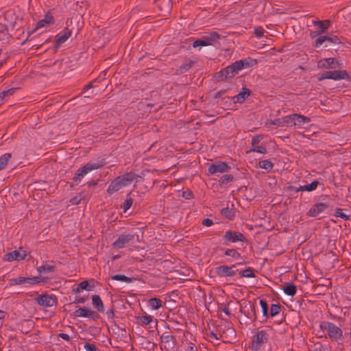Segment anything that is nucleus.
<instances>
[{
  "label": "nucleus",
  "mask_w": 351,
  "mask_h": 351,
  "mask_svg": "<svg viewBox=\"0 0 351 351\" xmlns=\"http://www.w3.org/2000/svg\"><path fill=\"white\" fill-rule=\"evenodd\" d=\"M319 328L324 332L326 331L324 337L328 336L332 341H338L343 339L342 330L332 322H322L319 324Z\"/></svg>",
  "instance_id": "obj_1"
},
{
  "label": "nucleus",
  "mask_w": 351,
  "mask_h": 351,
  "mask_svg": "<svg viewBox=\"0 0 351 351\" xmlns=\"http://www.w3.org/2000/svg\"><path fill=\"white\" fill-rule=\"evenodd\" d=\"M105 162L104 160H99L95 162H88L82 167L78 169L75 175L72 178L73 183L71 184V186L73 187L75 185H77L84 178V177L90 171L98 169L104 167Z\"/></svg>",
  "instance_id": "obj_2"
},
{
  "label": "nucleus",
  "mask_w": 351,
  "mask_h": 351,
  "mask_svg": "<svg viewBox=\"0 0 351 351\" xmlns=\"http://www.w3.org/2000/svg\"><path fill=\"white\" fill-rule=\"evenodd\" d=\"M268 339L269 335L265 330L258 331L252 337L251 349L253 351H258Z\"/></svg>",
  "instance_id": "obj_3"
},
{
  "label": "nucleus",
  "mask_w": 351,
  "mask_h": 351,
  "mask_svg": "<svg viewBox=\"0 0 351 351\" xmlns=\"http://www.w3.org/2000/svg\"><path fill=\"white\" fill-rule=\"evenodd\" d=\"M224 244L228 245L230 243H235L237 241L245 242L247 241L245 235L239 232L228 230L223 236Z\"/></svg>",
  "instance_id": "obj_4"
},
{
  "label": "nucleus",
  "mask_w": 351,
  "mask_h": 351,
  "mask_svg": "<svg viewBox=\"0 0 351 351\" xmlns=\"http://www.w3.org/2000/svg\"><path fill=\"white\" fill-rule=\"evenodd\" d=\"M326 79L329 80H343V79H349V76L346 71H326L324 72L322 76L318 78L319 81H322Z\"/></svg>",
  "instance_id": "obj_5"
},
{
  "label": "nucleus",
  "mask_w": 351,
  "mask_h": 351,
  "mask_svg": "<svg viewBox=\"0 0 351 351\" xmlns=\"http://www.w3.org/2000/svg\"><path fill=\"white\" fill-rule=\"evenodd\" d=\"M220 38L217 32H212L209 36H204L202 39H197L193 43V47L208 46L213 45Z\"/></svg>",
  "instance_id": "obj_6"
},
{
  "label": "nucleus",
  "mask_w": 351,
  "mask_h": 351,
  "mask_svg": "<svg viewBox=\"0 0 351 351\" xmlns=\"http://www.w3.org/2000/svg\"><path fill=\"white\" fill-rule=\"evenodd\" d=\"M47 281V278H40L39 277H33V278H26V277H22L19 276L17 278H14L11 280L10 281V285H21L23 283H28L30 285H36L38 284L40 282H46Z\"/></svg>",
  "instance_id": "obj_7"
},
{
  "label": "nucleus",
  "mask_w": 351,
  "mask_h": 351,
  "mask_svg": "<svg viewBox=\"0 0 351 351\" xmlns=\"http://www.w3.org/2000/svg\"><path fill=\"white\" fill-rule=\"evenodd\" d=\"M237 265H220L215 268V273L219 277H232L234 276L238 269H236Z\"/></svg>",
  "instance_id": "obj_8"
},
{
  "label": "nucleus",
  "mask_w": 351,
  "mask_h": 351,
  "mask_svg": "<svg viewBox=\"0 0 351 351\" xmlns=\"http://www.w3.org/2000/svg\"><path fill=\"white\" fill-rule=\"evenodd\" d=\"M72 24V21H66V27L62 33L58 34L56 38V47H58L64 43L72 34V30L69 28Z\"/></svg>",
  "instance_id": "obj_9"
},
{
  "label": "nucleus",
  "mask_w": 351,
  "mask_h": 351,
  "mask_svg": "<svg viewBox=\"0 0 351 351\" xmlns=\"http://www.w3.org/2000/svg\"><path fill=\"white\" fill-rule=\"evenodd\" d=\"M37 303L45 307H51L56 304L57 298L55 295L43 294L36 298Z\"/></svg>",
  "instance_id": "obj_10"
},
{
  "label": "nucleus",
  "mask_w": 351,
  "mask_h": 351,
  "mask_svg": "<svg viewBox=\"0 0 351 351\" xmlns=\"http://www.w3.org/2000/svg\"><path fill=\"white\" fill-rule=\"evenodd\" d=\"M74 317H88L93 320L99 319V315L94 311L84 307H80L73 313Z\"/></svg>",
  "instance_id": "obj_11"
},
{
  "label": "nucleus",
  "mask_w": 351,
  "mask_h": 351,
  "mask_svg": "<svg viewBox=\"0 0 351 351\" xmlns=\"http://www.w3.org/2000/svg\"><path fill=\"white\" fill-rule=\"evenodd\" d=\"M134 239V235L131 234H121L112 244V247L116 249H121L125 245Z\"/></svg>",
  "instance_id": "obj_12"
},
{
  "label": "nucleus",
  "mask_w": 351,
  "mask_h": 351,
  "mask_svg": "<svg viewBox=\"0 0 351 351\" xmlns=\"http://www.w3.org/2000/svg\"><path fill=\"white\" fill-rule=\"evenodd\" d=\"M230 169V167L225 162H217L212 164L208 167V172L210 174H215L216 173H224L228 172Z\"/></svg>",
  "instance_id": "obj_13"
},
{
  "label": "nucleus",
  "mask_w": 351,
  "mask_h": 351,
  "mask_svg": "<svg viewBox=\"0 0 351 351\" xmlns=\"http://www.w3.org/2000/svg\"><path fill=\"white\" fill-rule=\"evenodd\" d=\"M26 257V254L25 251H22V252L18 250H14L11 252L7 253L3 256V261H22L24 260Z\"/></svg>",
  "instance_id": "obj_14"
},
{
  "label": "nucleus",
  "mask_w": 351,
  "mask_h": 351,
  "mask_svg": "<svg viewBox=\"0 0 351 351\" xmlns=\"http://www.w3.org/2000/svg\"><path fill=\"white\" fill-rule=\"evenodd\" d=\"M160 340L162 343L167 344V346L165 347L167 350L173 349L176 345V337L169 332H164L160 336Z\"/></svg>",
  "instance_id": "obj_15"
},
{
  "label": "nucleus",
  "mask_w": 351,
  "mask_h": 351,
  "mask_svg": "<svg viewBox=\"0 0 351 351\" xmlns=\"http://www.w3.org/2000/svg\"><path fill=\"white\" fill-rule=\"evenodd\" d=\"M140 178V176L134 173L129 172L124 173L122 176H118L119 180H120L121 185L123 187L128 186L133 182L134 180L137 181V179Z\"/></svg>",
  "instance_id": "obj_16"
},
{
  "label": "nucleus",
  "mask_w": 351,
  "mask_h": 351,
  "mask_svg": "<svg viewBox=\"0 0 351 351\" xmlns=\"http://www.w3.org/2000/svg\"><path fill=\"white\" fill-rule=\"evenodd\" d=\"M328 207V205L326 204L317 203L308 211L307 215L311 217H316L326 210Z\"/></svg>",
  "instance_id": "obj_17"
},
{
  "label": "nucleus",
  "mask_w": 351,
  "mask_h": 351,
  "mask_svg": "<svg viewBox=\"0 0 351 351\" xmlns=\"http://www.w3.org/2000/svg\"><path fill=\"white\" fill-rule=\"evenodd\" d=\"M155 4L164 14L169 13L172 8L171 0H155Z\"/></svg>",
  "instance_id": "obj_18"
},
{
  "label": "nucleus",
  "mask_w": 351,
  "mask_h": 351,
  "mask_svg": "<svg viewBox=\"0 0 351 351\" xmlns=\"http://www.w3.org/2000/svg\"><path fill=\"white\" fill-rule=\"evenodd\" d=\"M53 23H54V19H53L52 14L50 12H47L45 14V18L42 20H40L37 23L35 29L32 32V33L34 32L36 29H38L39 28L47 27L49 25H52Z\"/></svg>",
  "instance_id": "obj_19"
},
{
  "label": "nucleus",
  "mask_w": 351,
  "mask_h": 351,
  "mask_svg": "<svg viewBox=\"0 0 351 351\" xmlns=\"http://www.w3.org/2000/svg\"><path fill=\"white\" fill-rule=\"evenodd\" d=\"M337 62L335 58H325L317 62V67L320 69H335Z\"/></svg>",
  "instance_id": "obj_20"
},
{
  "label": "nucleus",
  "mask_w": 351,
  "mask_h": 351,
  "mask_svg": "<svg viewBox=\"0 0 351 351\" xmlns=\"http://www.w3.org/2000/svg\"><path fill=\"white\" fill-rule=\"evenodd\" d=\"M195 61H193L191 60L187 59L184 61L182 65H180L177 69H176V73L178 75L183 74L186 73V71H189L194 65H195Z\"/></svg>",
  "instance_id": "obj_21"
},
{
  "label": "nucleus",
  "mask_w": 351,
  "mask_h": 351,
  "mask_svg": "<svg viewBox=\"0 0 351 351\" xmlns=\"http://www.w3.org/2000/svg\"><path fill=\"white\" fill-rule=\"evenodd\" d=\"M241 65L242 64H241L240 65L238 60H237L232 64L226 67L227 73L229 75L230 78L234 77L239 71L241 70Z\"/></svg>",
  "instance_id": "obj_22"
},
{
  "label": "nucleus",
  "mask_w": 351,
  "mask_h": 351,
  "mask_svg": "<svg viewBox=\"0 0 351 351\" xmlns=\"http://www.w3.org/2000/svg\"><path fill=\"white\" fill-rule=\"evenodd\" d=\"M318 184H319V182L317 180H314L309 184L300 186L298 188H295L294 186H291V189L294 190L296 192L304 191L310 192V191H313L315 190L318 186Z\"/></svg>",
  "instance_id": "obj_23"
},
{
  "label": "nucleus",
  "mask_w": 351,
  "mask_h": 351,
  "mask_svg": "<svg viewBox=\"0 0 351 351\" xmlns=\"http://www.w3.org/2000/svg\"><path fill=\"white\" fill-rule=\"evenodd\" d=\"M250 90L247 88H243L242 90L236 96L233 97L234 102L243 103L250 95Z\"/></svg>",
  "instance_id": "obj_24"
},
{
  "label": "nucleus",
  "mask_w": 351,
  "mask_h": 351,
  "mask_svg": "<svg viewBox=\"0 0 351 351\" xmlns=\"http://www.w3.org/2000/svg\"><path fill=\"white\" fill-rule=\"evenodd\" d=\"M121 188H123L121 183L120 180H119L118 177H117L114 180H112L111 182V183L108 186L107 192L110 195H112L114 193L120 190Z\"/></svg>",
  "instance_id": "obj_25"
},
{
  "label": "nucleus",
  "mask_w": 351,
  "mask_h": 351,
  "mask_svg": "<svg viewBox=\"0 0 351 351\" xmlns=\"http://www.w3.org/2000/svg\"><path fill=\"white\" fill-rule=\"evenodd\" d=\"M294 118L293 125L302 126L305 123H308L311 121V119L308 117L298 114H292Z\"/></svg>",
  "instance_id": "obj_26"
},
{
  "label": "nucleus",
  "mask_w": 351,
  "mask_h": 351,
  "mask_svg": "<svg viewBox=\"0 0 351 351\" xmlns=\"http://www.w3.org/2000/svg\"><path fill=\"white\" fill-rule=\"evenodd\" d=\"M92 303L93 306L101 313L104 312V303L99 297V295H94L92 296Z\"/></svg>",
  "instance_id": "obj_27"
},
{
  "label": "nucleus",
  "mask_w": 351,
  "mask_h": 351,
  "mask_svg": "<svg viewBox=\"0 0 351 351\" xmlns=\"http://www.w3.org/2000/svg\"><path fill=\"white\" fill-rule=\"evenodd\" d=\"M313 24L317 25L319 28V33L322 34L326 32L327 29L330 27V21L329 20L325 21H313Z\"/></svg>",
  "instance_id": "obj_28"
},
{
  "label": "nucleus",
  "mask_w": 351,
  "mask_h": 351,
  "mask_svg": "<svg viewBox=\"0 0 351 351\" xmlns=\"http://www.w3.org/2000/svg\"><path fill=\"white\" fill-rule=\"evenodd\" d=\"M249 304V310L247 312H243V313L252 321H256L257 319V315L256 313V305L255 304H252L250 302H248Z\"/></svg>",
  "instance_id": "obj_29"
},
{
  "label": "nucleus",
  "mask_w": 351,
  "mask_h": 351,
  "mask_svg": "<svg viewBox=\"0 0 351 351\" xmlns=\"http://www.w3.org/2000/svg\"><path fill=\"white\" fill-rule=\"evenodd\" d=\"M238 62L239 63L240 65H241V64H242L241 67V69H243L244 68H249V67L253 66L256 65L258 62L256 59H253L252 58H248L246 59L238 60Z\"/></svg>",
  "instance_id": "obj_30"
},
{
  "label": "nucleus",
  "mask_w": 351,
  "mask_h": 351,
  "mask_svg": "<svg viewBox=\"0 0 351 351\" xmlns=\"http://www.w3.org/2000/svg\"><path fill=\"white\" fill-rule=\"evenodd\" d=\"M260 305L262 308V313L263 317V319L261 321V322H265L267 320L269 315V313L268 312V304L265 300H261Z\"/></svg>",
  "instance_id": "obj_31"
},
{
  "label": "nucleus",
  "mask_w": 351,
  "mask_h": 351,
  "mask_svg": "<svg viewBox=\"0 0 351 351\" xmlns=\"http://www.w3.org/2000/svg\"><path fill=\"white\" fill-rule=\"evenodd\" d=\"M239 274L241 278H254L255 277V274L254 271V269L252 267H247L244 270L240 271Z\"/></svg>",
  "instance_id": "obj_32"
},
{
  "label": "nucleus",
  "mask_w": 351,
  "mask_h": 351,
  "mask_svg": "<svg viewBox=\"0 0 351 351\" xmlns=\"http://www.w3.org/2000/svg\"><path fill=\"white\" fill-rule=\"evenodd\" d=\"M136 319L138 320V323L142 326H147L153 321V317L151 315H143L137 317Z\"/></svg>",
  "instance_id": "obj_33"
},
{
  "label": "nucleus",
  "mask_w": 351,
  "mask_h": 351,
  "mask_svg": "<svg viewBox=\"0 0 351 351\" xmlns=\"http://www.w3.org/2000/svg\"><path fill=\"white\" fill-rule=\"evenodd\" d=\"M149 305L154 310H157L162 306V301L157 298H152L148 300Z\"/></svg>",
  "instance_id": "obj_34"
},
{
  "label": "nucleus",
  "mask_w": 351,
  "mask_h": 351,
  "mask_svg": "<svg viewBox=\"0 0 351 351\" xmlns=\"http://www.w3.org/2000/svg\"><path fill=\"white\" fill-rule=\"evenodd\" d=\"M215 77L217 81H224L228 78H230L229 75L227 73L226 68L217 72L215 74Z\"/></svg>",
  "instance_id": "obj_35"
},
{
  "label": "nucleus",
  "mask_w": 351,
  "mask_h": 351,
  "mask_svg": "<svg viewBox=\"0 0 351 351\" xmlns=\"http://www.w3.org/2000/svg\"><path fill=\"white\" fill-rule=\"evenodd\" d=\"M283 291L288 295L293 296L297 291L296 287L293 284H289L283 288Z\"/></svg>",
  "instance_id": "obj_36"
},
{
  "label": "nucleus",
  "mask_w": 351,
  "mask_h": 351,
  "mask_svg": "<svg viewBox=\"0 0 351 351\" xmlns=\"http://www.w3.org/2000/svg\"><path fill=\"white\" fill-rule=\"evenodd\" d=\"M11 157L12 154L10 153L4 154L0 157V170L3 169L7 165Z\"/></svg>",
  "instance_id": "obj_37"
},
{
  "label": "nucleus",
  "mask_w": 351,
  "mask_h": 351,
  "mask_svg": "<svg viewBox=\"0 0 351 351\" xmlns=\"http://www.w3.org/2000/svg\"><path fill=\"white\" fill-rule=\"evenodd\" d=\"M56 267L54 265H43L37 268L38 272L40 274L42 273H49L54 271Z\"/></svg>",
  "instance_id": "obj_38"
},
{
  "label": "nucleus",
  "mask_w": 351,
  "mask_h": 351,
  "mask_svg": "<svg viewBox=\"0 0 351 351\" xmlns=\"http://www.w3.org/2000/svg\"><path fill=\"white\" fill-rule=\"evenodd\" d=\"M221 215L225 216L229 219H232L235 216V213L233 209L229 208L228 207L223 208L221 210Z\"/></svg>",
  "instance_id": "obj_39"
},
{
  "label": "nucleus",
  "mask_w": 351,
  "mask_h": 351,
  "mask_svg": "<svg viewBox=\"0 0 351 351\" xmlns=\"http://www.w3.org/2000/svg\"><path fill=\"white\" fill-rule=\"evenodd\" d=\"M234 180V176L231 174H226L222 176L219 180V184L220 186L227 184Z\"/></svg>",
  "instance_id": "obj_40"
},
{
  "label": "nucleus",
  "mask_w": 351,
  "mask_h": 351,
  "mask_svg": "<svg viewBox=\"0 0 351 351\" xmlns=\"http://www.w3.org/2000/svg\"><path fill=\"white\" fill-rule=\"evenodd\" d=\"M281 311V305L280 304H273L271 306L269 315L271 317L277 315Z\"/></svg>",
  "instance_id": "obj_41"
},
{
  "label": "nucleus",
  "mask_w": 351,
  "mask_h": 351,
  "mask_svg": "<svg viewBox=\"0 0 351 351\" xmlns=\"http://www.w3.org/2000/svg\"><path fill=\"white\" fill-rule=\"evenodd\" d=\"M259 167L265 170L270 171L273 168L274 164L269 160H263L259 162Z\"/></svg>",
  "instance_id": "obj_42"
},
{
  "label": "nucleus",
  "mask_w": 351,
  "mask_h": 351,
  "mask_svg": "<svg viewBox=\"0 0 351 351\" xmlns=\"http://www.w3.org/2000/svg\"><path fill=\"white\" fill-rule=\"evenodd\" d=\"M111 278L114 280L123 281L128 283H130L132 281V278H129L123 274H116L114 276H112Z\"/></svg>",
  "instance_id": "obj_43"
},
{
  "label": "nucleus",
  "mask_w": 351,
  "mask_h": 351,
  "mask_svg": "<svg viewBox=\"0 0 351 351\" xmlns=\"http://www.w3.org/2000/svg\"><path fill=\"white\" fill-rule=\"evenodd\" d=\"M226 256H231L235 259H238L241 257L240 253H239L235 249H228L224 252Z\"/></svg>",
  "instance_id": "obj_44"
},
{
  "label": "nucleus",
  "mask_w": 351,
  "mask_h": 351,
  "mask_svg": "<svg viewBox=\"0 0 351 351\" xmlns=\"http://www.w3.org/2000/svg\"><path fill=\"white\" fill-rule=\"evenodd\" d=\"M16 90V88H10L8 90H3L2 92H1L0 96H1V101H3V100L4 99L5 97H6L8 96L12 95L15 93Z\"/></svg>",
  "instance_id": "obj_45"
},
{
  "label": "nucleus",
  "mask_w": 351,
  "mask_h": 351,
  "mask_svg": "<svg viewBox=\"0 0 351 351\" xmlns=\"http://www.w3.org/2000/svg\"><path fill=\"white\" fill-rule=\"evenodd\" d=\"M326 36V41H328L330 43L333 44H340L341 43V39L335 35H330V36Z\"/></svg>",
  "instance_id": "obj_46"
},
{
  "label": "nucleus",
  "mask_w": 351,
  "mask_h": 351,
  "mask_svg": "<svg viewBox=\"0 0 351 351\" xmlns=\"http://www.w3.org/2000/svg\"><path fill=\"white\" fill-rule=\"evenodd\" d=\"M250 152H258V153H261V154H266L267 148L265 146L256 145L254 147H252L250 149Z\"/></svg>",
  "instance_id": "obj_47"
},
{
  "label": "nucleus",
  "mask_w": 351,
  "mask_h": 351,
  "mask_svg": "<svg viewBox=\"0 0 351 351\" xmlns=\"http://www.w3.org/2000/svg\"><path fill=\"white\" fill-rule=\"evenodd\" d=\"M282 119H283V123H284L285 126V125H287V126L293 125L294 118H293V116H292V114L289 115V116H285V117H282Z\"/></svg>",
  "instance_id": "obj_48"
},
{
  "label": "nucleus",
  "mask_w": 351,
  "mask_h": 351,
  "mask_svg": "<svg viewBox=\"0 0 351 351\" xmlns=\"http://www.w3.org/2000/svg\"><path fill=\"white\" fill-rule=\"evenodd\" d=\"M335 215L337 217H340L344 220H349L350 216L347 215L343 212V210L341 208H337L335 210Z\"/></svg>",
  "instance_id": "obj_49"
},
{
  "label": "nucleus",
  "mask_w": 351,
  "mask_h": 351,
  "mask_svg": "<svg viewBox=\"0 0 351 351\" xmlns=\"http://www.w3.org/2000/svg\"><path fill=\"white\" fill-rule=\"evenodd\" d=\"M133 204V199L132 198H128L125 199V201L123 202V205L121 206V208L123 209V212H126L132 205Z\"/></svg>",
  "instance_id": "obj_50"
},
{
  "label": "nucleus",
  "mask_w": 351,
  "mask_h": 351,
  "mask_svg": "<svg viewBox=\"0 0 351 351\" xmlns=\"http://www.w3.org/2000/svg\"><path fill=\"white\" fill-rule=\"evenodd\" d=\"M78 285L80 286V289H82V290L90 291L94 287V285H93L91 287L89 286V282L88 280H84V281L81 282Z\"/></svg>",
  "instance_id": "obj_51"
},
{
  "label": "nucleus",
  "mask_w": 351,
  "mask_h": 351,
  "mask_svg": "<svg viewBox=\"0 0 351 351\" xmlns=\"http://www.w3.org/2000/svg\"><path fill=\"white\" fill-rule=\"evenodd\" d=\"M84 198V196L82 193H80L79 195L75 196L71 199L70 202L73 205H77L80 203V202Z\"/></svg>",
  "instance_id": "obj_52"
},
{
  "label": "nucleus",
  "mask_w": 351,
  "mask_h": 351,
  "mask_svg": "<svg viewBox=\"0 0 351 351\" xmlns=\"http://www.w3.org/2000/svg\"><path fill=\"white\" fill-rule=\"evenodd\" d=\"M264 136L262 134L256 135L252 137V146L254 147L255 145H258L261 141L263 138Z\"/></svg>",
  "instance_id": "obj_53"
},
{
  "label": "nucleus",
  "mask_w": 351,
  "mask_h": 351,
  "mask_svg": "<svg viewBox=\"0 0 351 351\" xmlns=\"http://www.w3.org/2000/svg\"><path fill=\"white\" fill-rule=\"evenodd\" d=\"M326 41V36L322 34L315 39L314 46L316 47H320Z\"/></svg>",
  "instance_id": "obj_54"
},
{
  "label": "nucleus",
  "mask_w": 351,
  "mask_h": 351,
  "mask_svg": "<svg viewBox=\"0 0 351 351\" xmlns=\"http://www.w3.org/2000/svg\"><path fill=\"white\" fill-rule=\"evenodd\" d=\"M271 124L275 125H277L279 127L285 126L284 123H283L282 118H278V119H275L274 120L271 121Z\"/></svg>",
  "instance_id": "obj_55"
},
{
  "label": "nucleus",
  "mask_w": 351,
  "mask_h": 351,
  "mask_svg": "<svg viewBox=\"0 0 351 351\" xmlns=\"http://www.w3.org/2000/svg\"><path fill=\"white\" fill-rule=\"evenodd\" d=\"M84 347L86 351H97V348L92 343H87Z\"/></svg>",
  "instance_id": "obj_56"
},
{
  "label": "nucleus",
  "mask_w": 351,
  "mask_h": 351,
  "mask_svg": "<svg viewBox=\"0 0 351 351\" xmlns=\"http://www.w3.org/2000/svg\"><path fill=\"white\" fill-rule=\"evenodd\" d=\"M227 92L226 89L220 90L219 91L217 92L214 96L215 99L221 98L223 97V95Z\"/></svg>",
  "instance_id": "obj_57"
},
{
  "label": "nucleus",
  "mask_w": 351,
  "mask_h": 351,
  "mask_svg": "<svg viewBox=\"0 0 351 351\" xmlns=\"http://www.w3.org/2000/svg\"><path fill=\"white\" fill-rule=\"evenodd\" d=\"M254 33L257 37L261 38L264 34V30L261 27L255 28Z\"/></svg>",
  "instance_id": "obj_58"
},
{
  "label": "nucleus",
  "mask_w": 351,
  "mask_h": 351,
  "mask_svg": "<svg viewBox=\"0 0 351 351\" xmlns=\"http://www.w3.org/2000/svg\"><path fill=\"white\" fill-rule=\"evenodd\" d=\"M202 223L205 226H211L213 224V221L212 219L206 218L202 220Z\"/></svg>",
  "instance_id": "obj_59"
},
{
  "label": "nucleus",
  "mask_w": 351,
  "mask_h": 351,
  "mask_svg": "<svg viewBox=\"0 0 351 351\" xmlns=\"http://www.w3.org/2000/svg\"><path fill=\"white\" fill-rule=\"evenodd\" d=\"M106 315L108 319H112L114 317V309L110 308L106 311Z\"/></svg>",
  "instance_id": "obj_60"
},
{
  "label": "nucleus",
  "mask_w": 351,
  "mask_h": 351,
  "mask_svg": "<svg viewBox=\"0 0 351 351\" xmlns=\"http://www.w3.org/2000/svg\"><path fill=\"white\" fill-rule=\"evenodd\" d=\"M186 351H197L195 345L193 343L190 342L188 343Z\"/></svg>",
  "instance_id": "obj_61"
},
{
  "label": "nucleus",
  "mask_w": 351,
  "mask_h": 351,
  "mask_svg": "<svg viewBox=\"0 0 351 351\" xmlns=\"http://www.w3.org/2000/svg\"><path fill=\"white\" fill-rule=\"evenodd\" d=\"M322 34V33H319V31H313L310 33V36L311 38H315L316 37L318 38Z\"/></svg>",
  "instance_id": "obj_62"
},
{
  "label": "nucleus",
  "mask_w": 351,
  "mask_h": 351,
  "mask_svg": "<svg viewBox=\"0 0 351 351\" xmlns=\"http://www.w3.org/2000/svg\"><path fill=\"white\" fill-rule=\"evenodd\" d=\"M58 336L60 337H61L62 339H63L65 341H69L70 340V337L69 335L66 334V333H60L58 335Z\"/></svg>",
  "instance_id": "obj_63"
},
{
  "label": "nucleus",
  "mask_w": 351,
  "mask_h": 351,
  "mask_svg": "<svg viewBox=\"0 0 351 351\" xmlns=\"http://www.w3.org/2000/svg\"><path fill=\"white\" fill-rule=\"evenodd\" d=\"M86 301V298L84 297H76L75 300H74L75 303H84Z\"/></svg>",
  "instance_id": "obj_64"
}]
</instances>
